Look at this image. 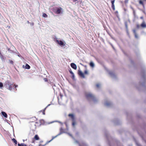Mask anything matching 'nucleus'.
Wrapping results in <instances>:
<instances>
[{"instance_id": "obj_1", "label": "nucleus", "mask_w": 146, "mask_h": 146, "mask_svg": "<svg viewBox=\"0 0 146 146\" xmlns=\"http://www.w3.org/2000/svg\"><path fill=\"white\" fill-rule=\"evenodd\" d=\"M86 98L88 100L91 99L94 102L97 101L96 98L90 92H86Z\"/></svg>"}, {"instance_id": "obj_2", "label": "nucleus", "mask_w": 146, "mask_h": 146, "mask_svg": "<svg viewBox=\"0 0 146 146\" xmlns=\"http://www.w3.org/2000/svg\"><path fill=\"white\" fill-rule=\"evenodd\" d=\"M13 85V83H12L11 81H7L5 82L4 84L5 86L6 87L10 90H11L12 89V86Z\"/></svg>"}, {"instance_id": "obj_3", "label": "nucleus", "mask_w": 146, "mask_h": 146, "mask_svg": "<svg viewBox=\"0 0 146 146\" xmlns=\"http://www.w3.org/2000/svg\"><path fill=\"white\" fill-rule=\"evenodd\" d=\"M62 11L63 9L60 7H59L57 8L56 13L57 14H60L62 13Z\"/></svg>"}, {"instance_id": "obj_4", "label": "nucleus", "mask_w": 146, "mask_h": 146, "mask_svg": "<svg viewBox=\"0 0 146 146\" xmlns=\"http://www.w3.org/2000/svg\"><path fill=\"white\" fill-rule=\"evenodd\" d=\"M104 104V105L107 107H110L112 105L111 102L107 101L105 102Z\"/></svg>"}, {"instance_id": "obj_5", "label": "nucleus", "mask_w": 146, "mask_h": 146, "mask_svg": "<svg viewBox=\"0 0 146 146\" xmlns=\"http://www.w3.org/2000/svg\"><path fill=\"white\" fill-rule=\"evenodd\" d=\"M109 73L111 77L112 78H115L116 77V75L113 72L111 71H110L109 72Z\"/></svg>"}, {"instance_id": "obj_6", "label": "nucleus", "mask_w": 146, "mask_h": 146, "mask_svg": "<svg viewBox=\"0 0 146 146\" xmlns=\"http://www.w3.org/2000/svg\"><path fill=\"white\" fill-rule=\"evenodd\" d=\"M78 74L82 78H85V76H84V74L82 72L81 70H78Z\"/></svg>"}, {"instance_id": "obj_7", "label": "nucleus", "mask_w": 146, "mask_h": 146, "mask_svg": "<svg viewBox=\"0 0 146 146\" xmlns=\"http://www.w3.org/2000/svg\"><path fill=\"white\" fill-rule=\"evenodd\" d=\"M69 118L71 119H74L75 118V115L74 114L72 113L69 114L68 115Z\"/></svg>"}, {"instance_id": "obj_8", "label": "nucleus", "mask_w": 146, "mask_h": 146, "mask_svg": "<svg viewBox=\"0 0 146 146\" xmlns=\"http://www.w3.org/2000/svg\"><path fill=\"white\" fill-rule=\"evenodd\" d=\"M71 67L74 69H76L77 68L76 65L74 63H72L70 64Z\"/></svg>"}, {"instance_id": "obj_9", "label": "nucleus", "mask_w": 146, "mask_h": 146, "mask_svg": "<svg viewBox=\"0 0 146 146\" xmlns=\"http://www.w3.org/2000/svg\"><path fill=\"white\" fill-rule=\"evenodd\" d=\"M56 41L61 46L64 45L63 42L61 40H56Z\"/></svg>"}, {"instance_id": "obj_10", "label": "nucleus", "mask_w": 146, "mask_h": 146, "mask_svg": "<svg viewBox=\"0 0 146 146\" xmlns=\"http://www.w3.org/2000/svg\"><path fill=\"white\" fill-rule=\"evenodd\" d=\"M111 2L112 4V7L113 10H115V8L114 5V0L111 1Z\"/></svg>"}, {"instance_id": "obj_11", "label": "nucleus", "mask_w": 146, "mask_h": 146, "mask_svg": "<svg viewBox=\"0 0 146 146\" xmlns=\"http://www.w3.org/2000/svg\"><path fill=\"white\" fill-rule=\"evenodd\" d=\"M141 26L143 28L146 27V24L145 21H143L141 24Z\"/></svg>"}, {"instance_id": "obj_12", "label": "nucleus", "mask_w": 146, "mask_h": 146, "mask_svg": "<svg viewBox=\"0 0 146 146\" xmlns=\"http://www.w3.org/2000/svg\"><path fill=\"white\" fill-rule=\"evenodd\" d=\"M1 113L2 115L3 116H4L5 117V118L7 117V114H6V113L5 112L2 111L1 112Z\"/></svg>"}, {"instance_id": "obj_13", "label": "nucleus", "mask_w": 146, "mask_h": 146, "mask_svg": "<svg viewBox=\"0 0 146 146\" xmlns=\"http://www.w3.org/2000/svg\"><path fill=\"white\" fill-rule=\"evenodd\" d=\"M90 66L92 67H94V64L93 62H91L90 63Z\"/></svg>"}, {"instance_id": "obj_14", "label": "nucleus", "mask_w": 146, "mask_h": 146, "mask_svg": "<svg viewBox=\"0 0 146 146\" xmlns=\"http://www.w3.org/2000/svg\"><path fill=\"white\" fill-rule=\"evenodd\" d=\"M34 138L36 140H38L39 139V138L38 135H35L34 137Z\"/></svg>"}, {"instance_id": "obj_15", "label": "nucleus", "mask_w": 146, "mask_h": 146, "mask_svg": "<svg viewBox=\"0 0 146 146\" xmlns=\"http://www.w3.org/2000/svg\"><path fill=\"white\" fill-rule=\"evenodd\" d=\"M18 146H27L24 143L19 144L18 143Z\"/></svg>"}, {"instance_id": "obj_16", "label": "nucleus", "mask_w": 146, "mask_h": 146, "mask_svg": "<svg viewBox=\"0 0 146 146\" xmlns=\"http://www.w3.org/2000/svg\"><path fill=\"white\" fill-rule=\"evenodd\" d=\"M30 66L27 64H26V68L29 69L30 68Z\"/></svg>"}, {"instance_id": "obj_17", "label": "nucleus", "mask_w": 146, "mask_h": 146, "mask_svg": "<svg viewBox=\"0 0 146 146\" xmlns=\"http://www.w3.org/2000/svg\"><path fill=\"white\" fill-rule=\"evenodd\" d=\"M133 33H134V34H135V37L136 38H138V36H137V34H136V33L135 31V30H133Z\"/></svg>"}, {"instance_id": "obj_18", "label": "nucleus", "mask_w": 146, "mask_h": 146, "mask_svg": "<svg viewBox=\"0 0 146 146\" xmlns=\"http://www.w3.org/2000/svg\"><path fill=\"white\" fill-rule=\"evenodd\" d=\"M101 85L100 84L98 83V84H97L96 85V87L97 88H99L100 87Z\"/></svg>"}, {"instance_id": "obj_19", "label": "nucleus", "mask_w": 146, "mask_h": 146, "mask_svg": "<svg viewBox=\"0 0 146 146\" xmlns=\"http://www.w3.org/2000/svg\"><path fill=\"white\" fill-rule=\"evenodd\" d=\"M12 140L16 144H17V141L15 139L13 138L12 139Z\"/></svg>"}, {"instance_id": "obj_20", "label": "nucleus", "mask_w": 146, "mask_h": 146, "mask_svg": "<svg viewBox=\"0 0 146 146\" xmlns=\"http://www.w3.org/2000/svg\"><path fill=\"white\" fill-rule=\"evenodd\" d=\"M42 16L44 17H48L46 13H43L42 15Z\"/></svg>"}, {"instance_id": "obj_21", "label": "nucleus", "mask_w": 146, "mask_h": 146, "mask_svg": "<svg viewBox=\"0 0 146 146\" xmlns=\"http://www.w3.org/2000/svg\"><path fill=\"white\" fill-rule=\"evenodd\" d=\"M139 4L142 5H143V7H144V6L143 3V2L141 1L140 0L139 1Z\"/></svg>"}, {"instance_id": "obj_22", "label": "nucleus", "mask_w": 146, "mask_h": 146, "mask_svg": "<svg viewBox=\"0 0 146 146\" xmlns=\"http://www.w3.org/2000/svg\"><path fill=\"white\" fill-rule=\"evenodd\" d=\"M76 124V122L74 120H73L72 123V125L74 126Z\"/></svg>"}, {"instance_id": "obj_23", "label": "nucleus", "mask_w": 146, "mask_h": 146, "mask_svg": "<svg viewBox=\"0 0 146 146\" xmlns=\"http://www.w3.org/2000/svg\"><path fill=\"white\" fill-rule=\"evenodd\" d=\"M61 133H60V134H58L57 135H56V136H55V137H53L52 138V139H51L50 141H49V142H50V141H51L52 140H53L54 138H55V137H57L58 136V135H60V134H61Z\"/></svg>"}, {"instance_id": "obj_24", "label": "nucleus", "mask_w": 146, "mask_h": 146, "mask_svg": "<svg viewBox=\"0 0 146 146\" xmlns=\"http://www.w3.org/2000/svg\"><path fill=\"white\" fill-rule=\"evenodd\" d=\"M3 84L1 82H0V88H1L3 86Z\"/></svg>"}, {"instance_id": "obj_25", "label": "nucleus", "mask_w": 146, "mask_h": 146, "mask_svg": "<svg viewBox=\"0 0 146 146\" xmlns=\"http://www.w3.org/2000/svg\"><path fill=\"white\" fill-rule=\"evenodd\" d=\"M69 71L70 72V73L72 74H74V73L71 70H69Z\"/></svg>"}, {"instance_id": "obj_26", "label": "nucleus", "mask_w": 146, "mask_h": 146, "mask_svg": "<svg viewBox=\"0 0 146 146\" xmlns=\"http://www.w3.org/2000/svg\"><path fill=\"white\" fill-rule=\"evenodd\" d=\"M9 62L10 64H13V61L9 60Z\"/></svg>"}, {"instance_id": "obj_27", "label": "nucleus", "mask_w": 146, "mask_h": 146, "mask_svg": "<svg viewBox=\"0 0 146 146\" xmlns=\"http://www.w3.org/2000/svg\"><path fill=\"white\" fill-rule=\"evenodd\" d=\"M84 73L85 74H88V72L87 70H86L84 71Z\"/></svg>"}, {"instance_id": "obj_28", "label": "nucleus", "mask_w": 146, "mask_h": 146, "mask_svg": "<svg viewBox=\"0 0 146 146\" xmlns=\"http://www.w3.org/2000/svg\"><path fill=\"white\" fill-rule=\"evenodd\" d=\"M72 79H74V74H72Z\"/></svg>"}, {"instance_id": "obj_29", "label": "nucleus", "mask_w": 146, "mask_h": 146, "mask_svg": "<svg viewBox=\"0 0 146 146\" xmlns=\"http://www.w3.org/2000/svg\"><path fill=\"white\" fill-rule=\"evenodd\" d=\"M30 24L31 25L33 26L34 25V23H30Z\"/></svg>"}, {"instance_id": "obj_30", "label": "nucleus", "mask_w": 146, "mask_h": 146, "mask_svg": "<svg viewBox=\"0 0 146 146\" xmlns=\"http://www.w3.org/2000/svg\"><path fill=\"white\" fill-rule=\"evenodd\" d=\"M44 80L45 82H47V79L46 78H44Z\"/></svg>"}, {"instance_id": "obj_31", "label": "nucleus", "mask_w": 146, "mask_h": 146, "mask_svg": "<svg viewBox=\"0 0 146 146\" xmlns=\"http://www.w3.org/2000/svg\"><path fill=\"white\" fill-rule=\"evenodd\" d=\"M117 13H118V11H116V12H115V15L117 16V17H118V16H117Z\"/></svg>"}, {"instance_id": "obj_32", "label": "nucleus", "mask_w": 146, "mask_h": 146, "mask_svg": "<svg viewBox=\"0 0 146 146\" xmlns=\"http://www.w3.org/2000/svg\"><path fill=\"white\" fill-rule=\"evenodd\" d=\"M125 26H126V29H127V23H125Z\"/></svg>"}, {"instance_id": "obj_33", "label": "nucleus", "mask_w": 146, "mask_h": 146, "mask_svg": "<svg viewBox=\"0 0 146 146\" xmlns=\"http://www.w3.org/2000/svg\"><path fill=\"white\" fill-rule=\"evenodd\" d=\"M68 134L70 136H71V137H72V135H71V134H70V133H68Z\"/></svg>"}, {"instance_id": "obj_34", "label": "nucleus", "mask_w": 146, "mask_h": 146, "mask_svg": "<svg viewBox=\"0 0 146 146\" xmlns=\"http://www.w3.org/2000/svg\"><path fill=\"white\" fill-rule=\"evenodd\" d=\"M128 0H125V2L126 3H127L128 2Z\"/></svg>"}, {"instance_id": "obj_35", "label": "nucleus", "mask_w": 146, "mask_h": 146, "mask_svg": "<svg viewBox=\"0 0 146 146\" xmlns=\"http://www.w3.org/2000/svg\"><path fill=\"white\" fill-rule=\"evenodd\" d=\"M15 88H16L18 86L17 85H15Z\"/></svg>"}, {"instance_id": "obj_36", "label": "nucleus", "mask_w": 146, "mask_h": 146, "mask_svg": "<svg viewBox=\"0 0 146 146\" xmlns=\"http://www.w3.org/2000/svg\"><path fill=\"white\" fill-rule=\"evenodd\" d=\"M75 143H78V141H75Z\"/></svg>"}, {"instance_id": "obj_37", "label": "nucleus", "mask_w": 146, "mask_h": 146, "mask_svg": "<svg viewBox=\"0 0 146 146\" xmlns=\"http://www.w3.org/2000/svg\"><path fill=\"white\" fill-rule=\"evenodd\" d=\"M42 113H43V114L44 115V111L42 112Z\"/></svg>"}, {"instance_id": "obj_38", "label": "nucleus", "mask_w": 146, "mask_h": 146, "mask_svg": "<svg viewBox=\"0 0 146 146\" xmlns=\"http://www.w3.org/2000/svg\"><path fill=\"white\" fill-rule=\"evenodd\" d=\"M143 17H141V19H143Z\"/></svg>"}, {"instance_id": "obj_39", "label": "nucleus", "mask_w": 146, "mask_h": 146, "mask_svg": "<svg viewBox=\"0 0 146 146\" xmlns=\"http://www.w3.org/2000/svg\"><path fill=\"white\" fill-rule=\"evenodd\" d=\"M27 23H30L29 22V21H27Z\"/></svg>"}, {"instance_id": "obj_40", "label": "nucleus", "mask_w": 146, "mask_h": 146, "mask_svg": "<svg viewBox=\"0 0 146 146\" xmlns=\"http://www.w3.org/2000/svg\"><path fill=\"white\" fill-rule=\"evenodd\" d=\"M137 27H139V25H137Z\"/></svg>"}, {"instance_id": "obj_41", "label": "nucleus", "mask_w": 146, "mask_h": 146, "mask_svg": "<svg viewBox=\"0 0 146 146\" xmlns=\"http://www.w3.org/2000/svg\"><path fill=\"white\" fill-rule=\"evenodd\" d=\"M7 120H6V121L8 123V122H7Z\"/></svg>"}, {"instance_id": "obj_42", "label": "nucleus", "mask_w": 146, "mask_h": 146, "mask_svg": "<svg viewBox=\"0 0 146 146\" xmlns=\"http://www.w3.org/2000/svg\"><path fill=\"white\" fill-rule=\"evenodd\" d=\"M49 105H48L47 106H49Z\"/></svg>"}, {"instance_id": "obj_43", "label": "nucleus", "mask_w": 146, "mask_h": 146, "mask_svg": "<svg viewBox=\"0 0 146 146\" xmlns=\"http://www.w3.org/2000/svg\"><path fill=\"white\" fill-rule=\"evenodd\" d=\"M76 1H77V0H75Z\"/></svg>"}, {"instance_id": "obj_44", "label": "nucleus", "mask_w": 146, "mask_h": 146, "mask_svg": "<svg viewBox=\"0 0 146 146\" xmlns=\"http://www.w3.org/2000/svg\"><path fill=\"white\" fill-rule=\"evenodd\" d=\"M80 146H81L80 145Z\"/></svg>"}]
</instances>
